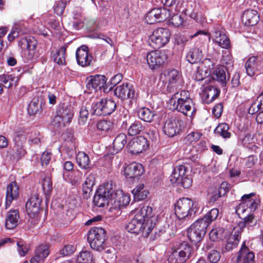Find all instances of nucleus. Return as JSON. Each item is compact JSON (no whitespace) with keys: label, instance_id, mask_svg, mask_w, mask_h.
<instances>
[{"label":"nucleus","instance_id":"f257e3e1","mask_svg":"<svg viewBox=\"0 0 263 263\" xmlns=\"http://www.w3.org/2000/svg\"><path fill=\"white\" fill-rule=\"evenodd\" d=\"M153 209L148 206L138 208L134 211V216L127 224L126 230L130 233L141 234L147 237L155 227Z\"/></svg>","mask_w":263,"mask_h":263},{"label":"nucleus","instance_id":"f03ea898","mask_svg":"<svg viewBox=\"0 0 263 263\" xmlns=\"http://www.w3.org/2000/svg\"><path fill=\"white\" fill-rule=\"evenodd\" d=\"M170 103L173 109L193 118L196 109L187 91L182 90L175 93L170 100Z\"/></svg>","mask_w":263,"mask_h":263},{"label":"nucleus","instance_id":"7ed1b4c3","mask_svg":"<svg viewBox=\"0 0 263 263\" xmlns=\"http://www.w3.org/2000/svg\"><path fill=\"white\" fill-rule=\"evenodd\" d=\"M171 36V31L168 28H157L154 30L149 36L150 45L156 49L162 48L169 43Z\"/></svg>","mask_w":263,"mask_h":263},{"label":"nucleus","instance_id":"20e7f679","mask_svg":"<svg viewBox=\"0 0 263 263\" xmlns=\"http://www.w3.org/2000/svg\"><path fill=\"white\" fill-rule=\"evenodd\" d=\"M196 210L193 200L187 198L179 199L175 205V213L179 219L190 217Z\"/></svg>","mask_w":263,"mask_h":263},{"label":"nucleus","instance_id":"39448f33","mask_svg":"<svg viewBox=\"0 0 263 263\" xmlns=\"http://www.w3.org/2000/svg\"><path fill=\"white\" fill-rule=\"evenodd\" d=\"M23 58L26 61H32L37 58V41L32 36L22 39L18 43Z\"/></svg>","mask_w":263,"mask_h":263},{"label":"nucleus","instance_id":"423d86ee","mask_svg":"<svg viewBox=\"0 0 263 263\" xmlns=\"http://www.w3.org/2000/svg\"><path fill=\"white\" fill-rule=\"evenodd\" d=\"M187 168L180 165L176 166L171 176L170 180L174 184L180 185L184 188H189L192 184V179L186 174Z\"/></svg>","mask_w":263,"mask_h":263},{"label":"nucleus","instance_id":"0eeeda50","mask_svg":"<svg viewBox=\"0 0 263 263\" xmlns=\"http://www.w3.org/2000/svg\"><path fill=\"white\" fill-rule=\"evenodd\" d=\"M112 184L105 183L100 186L97 193L93 197L94 204L98 207H103L105 205H110V199L112 196Z\"/></svg>","mask_w":263,"mask_h":263},{"label":"nucleus","instance_id":"6e6552de","mask_svg":"<svg viewBox=\"0 0 263 263\" xmlns=\"http://www.w3.org/2000/svg\"><path fill=\"white\" fill-rule=\"evenodd\" d=\"M112 196L110 199L109 211L112 212L114 210L117 211V214L119 213V210L122 208L127 206L130 202V196L124 193L122 190H118L114 192L112 188Z\"/></svg>","mask_w":263,"mask_h":263},{"label":"nucleus","instance_id":"1a4fd4ad","mask_svg":"<svg viewBox=\"0 0 263 263\" xmlns=\"http://www.w3.org/2000/svg\"><path fill=\"white\" fill-rule=\"evenodd\" d=\"M105 232L101 228H92L88 234V241L91 248L96 250L103 249Z\"/></svg>","mask_w":263,"mask_h":263},{"label":"nucleus","instance_id":"9d476101","mask_svg":"<svg viewBox=\"0 0 263 263\" xmlns=\"http://www.w3.org/2000/svg\"><path fill=\"white\" fill-rule=\"evenodd\" d=\"M192 248L186 242L180 245L177 250L172 252L168 258L170 263H185L191 256Z\"/></svg>","mask_w":263,"mask_h":263},{"label":"nucleus","instance_id":"9b49d317","mask_svg":"<svg viewBox=\"0 0 263 263\" xmlns=\"http://www.w3.org/2000/svg\"><path fill=\"white\" fill-rule=\"evenodd\" d=\"M207 228V224L203 220H197L188 230L187 236L189 239L192 242H199L204 236Z\"/></svg>","mask_w":263,"mask_h":263},{"label":"nucleus","instance_id":"f8f14e48","mask_svg":"<svg viewBox=\"0 0 263 263\" xmlns=\"http://www.w3.org/2000/svg\"><path fill=\"white\" fill-rule=\"evenodd\" d=\"M116 104L110 99H102L92 106L95 114L98 116H105L111 114L115 109Z\"/></svg>","mask_w":263,"mask_h":263},{"label":"nucleus","instance_id":"ddd939ff","mask_svg":"<svg viewBox=\"0 0 263 263\" xmlns=\"http://www.w3.org/2000/svg\"><path fill=\"white\" fill-rule=\"evenodd\" d=\"M129 152L138 154L146 151L148 146L147 139L143 136H139L132 139L127 144Z\"/></svg>","mask_w":263,"mask_h":263},{"label":"nucleus","instance_id":"4468645a","mask_svg":"<svg viewBox=\"0 0 263 263\" xmlns=\"http://www.w3.org/2000/svg\"><path fill=\"white\" fill-rule=\"evenodd\" d=\"M166 57L160 51L149 52L146 56V62L149 68L152 70L157 69L165 62Z\"/></svg>","mask_w":263,"mask_h":263},{"label":"nucleus","instance_id":"2eb2a0df","mask_svg":"<svg viewBox=\"0 0 263 263\" xmlns=\"http://www.w3.org/2000/svg\"><path fill=\"white\" fill-rule=\"evenodd\" d=\"M183 122L175 118L167 119L164 123L163 131L169 137H173L180 133L182 127Z\"/></svg>","mask_w":263,"mask_h":263},{"label":"nucleus","instance_id":"dca6fc26","mask_svg":"<svg viewBox=\"0 0 263 263\" xmlns=\"http://www.w3.org/2000/svg\"><path fill=\"white\" fill-rule=\"evenodd\" d=\"M122 172L127 179H132L142 176L144 173V168L141 164L133 162L125 166Z\"/></svg>","mask_w":263,"mask_h":263},{"label":"nucleus","instance_id":"f3484780","mask_svg":"<svg viewBox=\"0 0 263 263\" xmlns=\"http://www.w3.org/2000/svg\"><path fill=\"white\" fill-rule=\"evenodd\" d=\"M76 57L78 64L82 67L90 66L93 59L92 56L89 53L88 48L85 45L77 49Z\"/></svg>","mask_w":263,"mask_h":263},{"label":"nucleus","instance_id":"a211bd4d","mask_svg":"<svg viewBox=\"0 0 263 263\" xmlns=\"http://www.w3.org/2000/svg\"><path fill=\"white\" fill-rule=\"evenodd\" d=\"M246 72L249 77H253L263 70V63L256 57H250L245 63Z\"/></svg>","mask_w":263,"mask_h":263},{"label":"nucleus","instance_id":"6ab92c4d","mask_svg":"<svg viewBox=\"0 0 263 263\" xmlns=\"http://www.w3.org/2000/svg\"><path fill=\"white\" fill-rule=\"evenodd\" d=\"M134 86L128 83H124L118 86L114 89L115 95L122 99L126 100L134 98L135 95Z\"/></svg>","mask_w":263,"mask_h":263},{"label":"nucleus","instance_id":"aec40b11","mask_svg":"<svg viewBox=\"0 0 263 263\" xmlns=\"http://www.w3.org/2000/svg\"><path fill=\"white\" fill-rule=\"evenodd\" d=\"M164 79L163 80L164 86L167 89L177 87L180 80V74L175 69H172L164 73Z\"/></svg>","mask_w":263,"mask_h":263},{"label":"nucleus","instance_id":"412c9836","mask_svg":"<svg viewBox=\"0 0 263 263\" xmlns=\"http://www.w3.org/2000/svg\"><path fill=\"white\" fill-rule=\"evenodd\" d=\"M42 202L41 199L37 194L31 196L26 204V211L31 218H34L37 215Z\"/></svg>","mask_w":263,"mask_h":263},{"label":"nucleus","instance_id":"4be33fe9","mask_svg":"<svg viewBox=\"0 0 263 263\" xmlns=\"http://www.w3.org/2000/svg\"><path fill=\"white\" fill-rule=\"evenodd\" d=\"M235 263H255L254 254L243 243L238 252Z\"/></svg>","mask_w":263,"mask_h":263},{"label":"nucleus","instance_id":"5701e85b","mask_svg":"<svg viewBox=\"0 0 263 263\" xmlns=\"http://www.w3.org/2000/svg\"><path fill=\"white\" fill-rule=\"evenodd\" d=\"M24 133L25 132L23 130H16L15 133L14 139L16 145V148L13 156L14 158L17 160L25 154V151L23 146V144L25 143L26 139Z\"/></svg>","mask_w":263,"mask_h":263},{"label":"nucleus","instance_id":"b1692460","mask_svg":"<svg viewBox=\"0 0 263 263\" xmlns=\"http://www.w3.org/2000/svg\"><path fill=\"white\" fill-rule=\"evenodd\" d=\"M19 186L15 181L9 183L7 186L6 193V203L10 205L12 201L16 200L19 197Z\"/></svg>","mask_w":263,"mask_h":263},{"label":"nucleus","instance_id":"393cba45","mask_svg":"<svg viewBox=\"0 0 263 263\" xmlns=\"http://www.w3.org/2000/svg\"><path fill=\"white\" fill-rule=\"evenodd\" d=\"M73 115V111L70 108H62L59 110V114L55 117L54 121L65 126L71 122Z\"/></svg>","mask_w":263,"mask_h":263},{"label":"nucleus","instance_id":"a878e982","mask_svg":"<svg viewBox=\"0 0 263 263\" xmlns=\"http://www.w3.org/2000/svg\"><path fill=\"white\" fill-rule=\"evenodd\" d=\"M106 80V78L103 75L91 76L87 84V87L90 90L98 91L105 85Z\"/></svg>","mask_w":263,"mask_h":263},{"label":"nucleus","instance_id":"bb28decb","mask_svg":"<svg viewBox=\"0 0 263 263\" xmlns=\"http://www.w3.org/2000/svg\"><path fill=\"white\" fill-rule=\"evenodd\" d=\"M242 20L245 25L253 26L256 25L259 21L258 12L254 10H246L242 15Z\"/></svg>","mask_w":263,"mask_h":263},{"label":"nucleus","instance_id":"cd10ccee","mask_svg":"<svg viewBox=\"0 0 263 263\" xmlns=\"http://www.w3.org/2000/svg\"><path fill=\"white\" fill-rule=\"evenodd\" d=\"M20 219L18 212L15 210L9 211L5 219V227L8 230H12L15 228L18 223Z\"/></svg>","mask_w":263,"mask_h":263},{"label":"nucleus","instance_id":"c85d7f7f","mask_svg":"<svg viewBox=\"0 0 263 263\" xmlns=\"http://www.w3.org/2000/svg\"><path fill=\"white\" fill-rule=\"evenodd\" d=\"M242 200L247 204L250 212L254 211L260 205V201L258 197L255 196L254 193L244 195L241 197Z\"/></svg>","mask_w":263,"mask_h":263},{"label":"nucleus","instance_id":"c756f323","mask_svg":"<svg viewBox=\"0 0 263 263\" xmlns=\"http://www.w3.org/2000/svg\"><path fill=\"white\" fill-rule=\"evenodd\" d=\"M219 90L213 86H208L203 90L202 97L207 103L214 101L219 95Z\"/></svg>","mask_w":263,"mask_h":263},{"label":"nucleus","instance_id":"7c9ffc66","mask_svg":"<svg viewBox=\"0 0 263 263\" xmlns=\"http://www.w3.org/2000/svg\"><path fill=\"white\" fill-rule=\"evenodd\" d=\"M226 70V68L222 66L216 67L212 73L213 79L220 82L223 85L226 84L228 80Z\"/></svg>","mask_w":263,"mask_h":263},{"label":"nucleus","instance_id":"2f4dec72","mask_svg":"<svg viewBox=\"0 0 263 263\" xmlns=\"http://www.w3.org/2000/svg\"><path fill=\"white\" fill-rule=\"evenodd\" d=\"M132 194L135 200L140 201L147 198L149 192L145 187L144 184L142 183L137 185L132 190Z\"/></svg>","mask_w":263,"mask_h":263},{"label":"nucleus","instance_id":"473e14b6","mask_svg":"<svg viewBox=\"0 0 263 263\" xmlns=\"http://www.w3.org/2000/svg\"><path fill=\"white\" fill-rule=\"evenodd\" d=\"M20 80V77L14 74L10 75H0V81L2 85L6 88L16 86Z\"/></svg>","mask_w":263,"mask_h":263},{"label":"nucleus","instance_id":"72a5a7b5","mask_svg":"<svg viewBox=\"0 0 263 263\" xmlns=\"http://www.w3.org/2000/svg\"><path fill=\"white\" fill-rule=\"evenodd\" d=\"M202 58V52L199 48L191 49L186 55L187 60L192 64L197 63Z\"/></svg>","mask_w":263,"mask_h":263},{"label":"nucleus","instance_id":"f704fd0d","mask_svg":"<svg viewBox=\"0 0 263 263\" xmlns=\"http://www.w3.org/2000/svg\"><path fill=\"white\" fill-rule=\"evenodd\" d=\"M127 143L126 134L120 133L118 134L113 142V148L115 152L118 153L122 149Z\"/></svg>","mask_w":263,"mask_h":263},{"label":"nucleus","instance_id":"c9c22d12","mask_svg":"<svg viewBox=\"0 0 263 263\" xmlns=\"http://www.w3.org/2000/svg\"><path fill=\"white\" fill-rule=\"evenodd\" d=\"M76 162L82 169H87L89 167L90 161L89 156L84 152H79L76 156Z\"/></svg>","mask_w":263,"mask_h":263},{"label":"nucleus","instance_id":"e433bc0d","mask_svg":"<svg viewBox=\"0 0 263 263\" xmlns=\"http://www.w3.org/2000/svg\"><path fill=\"white\" fill-rule=\"evenodd\" d=\"M214 41L218 45L224 49H228L230 47L231 44L229 37L224 34L221 33L218 31L215 32Z\"/></svg>","mask_w":263,"mask_h":263},{"label":"nucleus","instance_id":"4c0bfd02","mask_svg":"<svg viewBox=\"0 0 263 263\" xmlns=\"http://www.w3.org/2000/svg\"><path fill=\"white\" fill-rule=\"evenodd\" d=\"M77 263H95V259L90 251H83L78 255Z\"/></svg>","mask_w":263,"mask_h":263},{"label":"nucleus","instance_id":"58836bf2","mask_svg":"<svg viewBox=\"0 0 263 263\" xmlns=\"http://www.w3.org/2000/svg\"><path fill=\"white\" fill-rule=\"evenodd\" d=\"M184 20L182 16L179 14H174L170 15L169 18L166 22L168 26L174 27H180L183 26Z\"/></svg>","mask_w":263,"mask_h":263},{"label":"nucleus","instance_id":"ea45409f","mask_svg":"<svg viewBox=\"0 0 263 263\" xmlns=\"http://www.w3.org/2000/svg\"><path fill=\"white\" fill-rule=\"evenodd\" d=\"M138 115L139 118L144 121L150 122L152 121L155 114L149 108L142 107L138 110Z\"/></svg>","mask_w":263,"mask_h":263},{"label":"nucleus","instance_id":"a19ab883","mask_svg":"<svg viewBox=\"0 0 263 263\" xmlns=\"http://www.w3.org/2000/svg\"><path fill=\"white\" fill-rule=\"evenodd\" d=\"M95 179L93 175H89L83 184L82 190L83 193L87 196L92 191V187L95 184Z\"/></svg>","mask_w":263,"mask_h":263},{"label":"nucleus","instance_id":"79ce46f5","mask_svg":"<svg viewBox=\"0 0 263 263\" xmlns=\"http://www.w3.org/2000/svg\"><path fill=\"white\" fill-rule=\"evenodd\" d=\"M66 48L64 46H62L59 49L53 54L52 58L53 61L59 65H64L65 64V52Z\"/></svg>","mask_w":263,"mask_h":263},{"label":"nucleus","instance_id":"37998d69","mask_svg":"<svg viewBox=\"0 0 263 263\" xmlns=\"http://www.w3.org/2000/svg\"><path fill=\"white\" fill-rule=\"evenodd\" d=\"M49 254L48 246L46 245H42L37 248L35 252V255L32 258H36L37 260L43 261Z\"/></svg>","mask_w":263,"mask_h":263},{"label":"nucleus","instance_id":"c03bdc74","mask_svg":"<svg viewBox=\"0 0 263 263\" xmlns=\"http://www.w3.org/2000/svg\"><path fill=\"white\" fill-rule=\"evenodd\" d=\"M239 239L238 234L231 235L224 249L222 250L223 252H229L235 248L239 243Z\"/></svg>","mask_w":263,"mask_h":263},{"label":"nucleus","instance_id":"a18cd8bd","mask_svg":"<svg viewBox=\"0 0 263 263\" xmlns=\"http://www.w3.org/2000/svg\"><path fill=\"white\" fill-rule=\"evenodd\" d=\"M219 215V210L217 208H213L206 215L202 218L200 219L207 224V227L213 221L215 220Z\"/></svg>","mask_w":263,"mask_h":263},{"label":"nucleus","instance_id":"49530a36","mask_svg":"<svg viewBox=\"0 0 263 263\" xmlns=\"http://www.w3.org/2000/svg\"><path fill=\"white\" fill-rule=\"evenodd\" d=\"M155 10L157 13L159 22H163L165 21L167 22L171 13V11L168 9L163 7H160L156 8H155Z\"/></svg>","mask_w":263,"mask_h":263},{"label":"nucleus","instance_id":"de8ad7c7","mask_svg":"<svg viewBox=\"0 0 263 263\" xmlns=\"http://www.w3.org/2000/svg\"><path fill=\"white\" fill-rule=\"evenodd\" d=\"M202 134L198 131H192L189 133L185 137L186 143L189 144L195 143L201 138Z\"/></svg>","mask_w":263,"mask_h":263},{"label":"nucleus","instance_id":"09e8293b","mask_svg":"<svg viewBox=\"0 0 263 263\" xmlns=\"http://www.w3.org/2000/svg\"><path fill=\"white\" fill-rule=\"evenodd\" d=\"M229 127L226 123L219 124L216 128L215 132L223 138H229L230 134L228 132Z\"/></svg>","mask_w":263,"mask_h":263},{"label":"nucleus","instance_id":"8fccbe9b","mask_svg":"<svg viewBox=\"0 0 263 263\" xmlns=\"http://www.w3.org/2000/svg\"><path fill=\"white\" fill-rule=\"evenodd\" d=\"M145 22L147 24H153L159 22L155 8L146 13L145 16Z\"/></svg>","mask_w":263,"mask_h":263},{"label":"nucleus","instance_id":"3c124183","mask_svg":"<svg viewBox=\"0 0 263 263\" xmlns=\"http://www.w3.org/2000/svg\"><path fill=\"white\" fill-rule=\"evenodd\" d=\"M142 128L141 123L139 121H135L129 127L128 134L131 136L136 135L140 133Z\"/></svg>","mask_w":263,"mask_h":263},{"label":"nucleus","instance_id":"603ef678","mask_svg":"<svg viewBox=\"0 0 263 263\" xmlns=\"http://www.w3.org/2000/svg\"><path fill=\"white\" fill-rule=\"evenodd\" d=\"M113 124L110 121L101 120L97 123V128L102 132H107L112 128Z\"/></svg>","mask_w":263,"mask_h":263},{"label":"nucleus","instance_id":"864d4df0","mask_svg":"<svg viewBox=\"0 0 263 263\" xmlns=\"http://www.w3.org/2000/svg\"><path fill=\"white\" fill-rule=\"evenodd\" d=\"M89 117V112L87 107L82 106L80 111L79 123L81 125L85 124Z\"/></svg>","mask_w":263,"mask_h":263},{"label":"nucleus","instance_id":"5fc2aeb1","mask_svg":"<svg viewBox=\"0 0 263 263\" xmlns=\"http://www.w3.org/2000/svg\"><path fill=\"white\" fill-rule=\"evenodd\" d=\"M236 213L239 216L240 218H242L247 215L251 213L250 212L249 209L248 208L247 204L242 200V202L236 207Z\"/></svg>","mask_w":263,"mask_h":263},{"label":"nucleus","instance_id":"6e6d98bb","mask_svg":"<svg viewBox=\"0 0 263 263\" xmlns=\"http://www.w3.org/2000/svg\"><path fill=\"white\" fill-rule=\"evenodd\" d=\"M208 195L209 196L210 201L213 202L216 201L219 197L222 196L218 191V189L214 187H211L209 189Z\"/></svg>","mask_w":263,"mask_h":263},{"label":"nucleus","instance_id":"4d7b16f0","mask_svg":"<svg viewBox=\"0 0 263 263\" xmlns=\"http://www.w3.org/2000/svg\"><path fill=\"white\" fill-rule=\"evenodd\" d=\"M220 257V253L216 250L210 251L208 254V258L211 263H217Z\"/></svg>","mask_w":263,"mask_h":263},{"label":"nucleus","instance_id":"13d9d810","mask_svg":"<svg viewBox=\"0 0 263 263\" xmlns=\"http://www.w3.org/2000/svg\"><path fill=\"white\" fill-rule=\"evenodd\" d=\"M42 188L46 194H49L52 191V182L49 177L45 178L42 181Z\"/></svg>","mask_w":263,"mask_h":263},{"label":"nucleus","instance_id":"bf43d9fd","mask_svg":"<svg viewBox=\"0 0 263 263\" xmlns=\"http://www.w3.org/2000/svg\"><path fill=\"white\" fill-rule=\"evenodd\" d=\"M205 67L201 66V67H198V68L197 69V71L194 74L195 79L197 81H201L203 80L204 79L208 77V70H205V71H202V69Z\"/></svg>","mask_w":263,"mask_h":263},{"label":"nucleus","instance_id":"052dcab7","mask_svg":"<svg viewBox=\"0 0 263 263\" xmlns=\"http://www.w3.org/2000/svg\"><path fill=\"white\" fill-rule=\"evenodd\" d=\"M213 62L210 59H205L201 63H200L198 67L204 66L205 67L202 69V71H205V70H208V77L211 73V69L213 67Z\"/></svg>","mask_w":263,"mask_h":263},{"label":"nucleus","instance_id":"680f3d73","mask_svg":"<svg viewBox=\"0 0 263 263\" xmlns=\"http://www.w3.org/2000/svg\"><path fill=\"white\" fill-rule=\"evenodd\" d=\"M76 250V247L72 245H67L61 250V254L63 256H69L72 254Z\"/></svg>","mask_w":263,"mask_h":263},{"label":"nucleus","instance_id":"e2e57ef3","mask_svg":"<svg viewBox=\"0 0 263 263\" xmlns=\"http://www.w3.org/2000/svg\"><path fill=\"white\" fill-rule=\"evenodd\" d=\"M66 4L63 1H59L56 3L54 8V12L58 15H61L65 8Z\"/></svg>","mask_w":263,"mask_h":263},{"label":"nucleus","instance_id":"0e129e2a","mask_svg":"<svg viewBox=\"0 0 263 263\" xmlns=\"http://www.w3.org/2000/svg\"><path fill=\"white\" fill-rule=\"evenodd\" d=\"M17 246L19 254L22 256H25L29 250L27 246L21 241L17 242Z\"/></svg>","mask_w":263,"mask_h":263},{"label":"nucleus","instance_id":"69168bd1","mask_svg":"<svg viewBox=\"0 0 263 263\" xmlns=\"http://www.w3.org/2000/svg\"><path fill=\"white\" fill-rule=\"evenodd\" d=\"M261 106H260L259 103L257 101L253 102L249 108V113L251 115H253L258 111H261Z\"/></svg>","mask_w":263,"mask_h":263},{"label":"nucleus","instance_id":"338daca9","mask_svg":"<svg viewBox=\"0 0 263 263\" xmlns=\"http://www.w3.org/2000/svg\"><path fill=\"white\" fill-rule=\"evenodd\" d=\"M221 232V230L220 229H212L209 234L210 239L213 241H215L217 240L219 238V235Z\"/></svg>","mask_w":263,"mask_h":263},{"label":"nucleus","instance_id":"774afa93","mask_svg":"<svg viewBox=\"0 0 263 263\" xmlns=\"http://www.w3.org/2000/svg\"><path fill=\"white\" fill-rule=\"evenodd\" d=\"M39 111V106L35 102H31L28 107V112L30 115L35 114Z\"/></svg>","mask_w":263,"mask_h":263}]
</instances>
